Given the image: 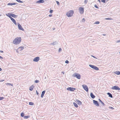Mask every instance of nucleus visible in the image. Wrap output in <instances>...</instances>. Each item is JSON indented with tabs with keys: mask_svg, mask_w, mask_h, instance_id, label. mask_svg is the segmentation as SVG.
<instances>
[{
	"mask_svg": "<svg viewBox=\"0 0 120 120\" xmlns=\"http://www.w3.org/2000/svg\"><path fill=\"white\" fill-rule=\"evenodd\" d=\"M105 19L107 20H112L113 19H112L110 18H105Z\"/></svg>",
	"mask_w": 120,
	"mask_h": 120,
	"instance_id": "27",
	"label": "nucleus"
},
{
	"mask_svg": "<svg viewBox=\"0 0 120 120\" xmlns=\"http://www.w3.org/2000/svg\"><path fill=\"white\" fill-rule=\"evenodd\" d=\"M15 24V25H16L17 24L15 20L12 17L10 19Z\"/></svg>",
	"mask_w": 120,
	"mask_h": 120,
	"instance_id": "11",
	"label": "nucleus"
},
{
	"mask_svg": "<svg viewBox=\"0 0 120 120\" xmlns=\"http://www.w3.org/2000/svg\"><path fill=\"white\" fill-rule=\"evenodd\" d=\"M18 28L19 30H21L22 31L24 30V29L22 28L21 26L19 23H18Z\"/></svg>",
	"mask_w": 120,
	"mask_h": 120,
	"instance_id": "9",
	"label": "nucleus"
},
{
	"mask_svg": "<svg viewBox=\"0 0 120 120\" xmlns=\"http://www.w3.org/2000/svg\"><path fill=\"white\" fill-rule=\"evenodd\" d=\"M53 12V10H50V13H51Z\"/></svg>",
	"mask_w": 120,
	"mask_h": 120,
	"instance_id": "38",
	"label": "nucleus"
},
{
	"mask_svg": "<svg viewBox=\"0 0 120 120\" xmlns=\"http://www.w3.org/2000/svg\"><path fill=\"white\" fill-rule=\"evenodd\" d=\"M101 1L104 3H105V0H101Z\"/></svg>",
	"mask_w": 120,
	"mask_h": 120,
	"instance_id": "36",
	"label": "nucleus"
},
{
	"mask_svg": "<svg viewBox=\"0 0 120 120\" xmlns=\"http://www.w3.org/2000/svg\"><path fill=\"white\" fill-rule=\"evenodd\" d=\"M91 56H92V57H94V58L97 59V58L96 57H95V56H93V55H92Z\"/></svg>",
	"mask_w": 120,
	"mask_h": 120,
	"instance_id": "47",
	"label": "nucleus"
},
{
	"mask_svg": "<svg viewBox=\"0 0 120 120\" xmlns=\"http://www.w3.org/2000/svg\"><path fill=\"white\" fill-rule=\"evenodd\" d=\"M44 2V1L43 0H40L36 1V3L38 4H40L41 3H43Z\"/></svg>",
	"mask_w": 120,
	"mask_h": 120,
	"instance_id": "12",
	"label": "nucleus"
},
{
	"mask_svg": "<svg viewBox=\"0 0 120 120\" xmlns=\"http://www.w3.org/2000/svg\"><path fill=\"white\" fill-rule=\"evenodd\" d=\"M57 44V43L56 41H55L52 43H51V45H55Z\"/></svg>",
	"mask_w": 120,
	"mask_h": 120,
	"instance_id": "26",
	"label": "nucleus"
},
{
	"mask_svg": "<svg viewBox=\"0 0 120 120\" xmlns=\"http://www.w3.org/2000/svg\"><path fill=\"white\" fill-rule=\"evenodd\" d=\"M90 96L93 99L95 97V96L93 94V93H91L90 94Z\"/></svg>",
	"mask_w": 120,
	"mask_h": 120,
	"instance_id": "14",
	"label": "nucleus"
},
{
	"mask_svg": "<svg viewBox=\"0 0 120 120\" xmlns=\"http://www.w3.org/2000/svg\"><path fill=\"white\" fill-rule=\"evenodd\" d=\"M100 22L99 21H97L95 22L94 24H98Z\"/></svg>",
	"mask_w": 120,
	"mask_h": 120,
	"instance_id": "35",
	"label": "nucleus"
},
{
	"mask_svg": "<svg viewBox=\"0 0 120 120\" xmlns=\"http://www.w3.org/2000/svg\"><path fill=\"white\" fill-rule=\"evenodd\" d=\"M107 1H108L109 0H106Z\"/></svg>",
	"mask_w": 120,
	"mask_h": 120,
	"instance_id": "60",
	"label": "nucleus"
},
{
	"mask_svg": "<svg viewBox=\"0 0 120 120\" xmlns=\"http://www.w3.org/2000/svg\"><path fill=\"white\" fill-rule=\"evenodd\" d=\"M82 86L84 90H86V92H88V88L85 85H83Z\"/></svg>",
	"mask_w": 120,
	"mask_h": 120,
	"instance_id": "5",
	"label": "nucleus"
},
{
	"mask_svg": "<svg viewBox=\"0 0 120 120\" xmlns=\"http://www.w3.org/2000/svg\"><path fill=\"white\" fill-rule=\"evenodd\" d=\"M16 0V1L19 3H22L23 2V1H21L20 0Z\"/></svg>",
	"mask_w": 120,
	"mask_h": 120,
	"instance_id": "30",
	"label": "nucleus"
},
{
	"mask_svg": "<svg viewBox=\"0 0 120 120\" xmlns=\"http://www.w3.org/2000/svg\"><path fill=\"white\" fill-rule=\"evenodd\" d=\"M98 1H99V2L100 3L101 2V1L100 0H98Z\"/></svg>",
	"mask_w": 120,
	"mask_h": 120,
	"instance_id": "55",
	"label": "nucleus"
},
{
	"mask_svg": "<svg viewBox=\"0 0 120 120\" xmlns=\"http://www.w3.org/2000/svg\"><path fill=\"white\" fill-rule=\"evenodd\" d=\"M62 73H63V74H64V72H62Z\"/></svg>",
	"mask_w": 120,
	"mask_h": 120,
	"instance_id": "53",
	"label": "nucleus"
},
{
	"mask_svg": "<svg viewBox=\"0 0 120 120\" xmlns=\"http://www.w3.org/2000/svg\"><path fill=\"white\" fill-rule=\"evenodd\" d=\"M77 102L78 104L81 105L82 104L81 102L78 100H77Z\"/></svg>",
	"mask_w": 120,
	"mask_h": 120,
	"instance_id": "21",
	"label": "nucleus"
},
{
	"mask_svg": "<svg viewBox=\"0 0 120 120\" xmlns=\"http://www.w3.org/2000/svg\"><path fill=\"white\" fill-rule=\"evenodd\" d=\"M61 48H60L59 49L58 51L59 52H60L61 51Z\"/></svg>",
	"mask_w": 120,
	"mask_h": 120,
	"instance_id": "39",
	"label": "nucleus"
},
{
	"mask_svg": "<svg viewBox=\"0 0 120 120\" xmlns=\"http://www.w3.org/2000/svg\"><path fill=\"white\" fill-rule=\"evenodd\" d=\"M29 105H34V103L32 102H29Z\"/></svg>",
	"mask_w": 120,
	"mask_h": 120,
	"instance_id": "29",
	"label": "nucleus"
},
{
	"mask_svg": "<svg viewBox=\"0 0 120 120\" xmlns=\"http://www.w3.org/2000/svg\"><path fill=\"white\" fill-rule=\"evenodd\" d=\"M93 101L95 105L98 106H99V104L97 101L94 100Z\"/></svg>",
	"mask_w": 120,
	"mask_h": 120,
	"instance_id": "10",
	"label": "nucleus"
},
{
	"mask_svg": "<svg viewBox=\"0 0 120 120\" xmlns=\"http://www.w3.org/2000/svg\"><path fill=\"white\" fill-rule=\"evenodd\" d=\"M98 100L99 101L101 102V104L103 105V106H104L105 105V104L102 101L100 100V99H99Z\"/></svg>",
	"mask_w": 120,
	"mask_h": 120,
	"instance_id": "20",
	"label": "nucleus"
},
{
	"mask_svg": "<svg viewBox=\"0 0 120 120\" xmlns=\"http://www.w3.org/2000/svg\"><path fill=\"white\" fill-rule=\"evenodd\" d=\"M52 16V14L49 15V17H51Z\"/></svg>",
	"mask_w": 120,
	"mask_h": 120,
	"instance_id": "49",
	"label": "nucleus"
},
{
	"mask_svg": "<svg viewBox=\"0 0 120 120\" xmlns=\"http://www.w3.org/2000/svg\"><path fill=\"white\" fill-rule=\"evenodd\" d=\"M73 104L74 105L75 107H78V105H77V104L76 103H75V102H74L73 103Z\"/></svg>",
	"mask_w": 120,
	"mask_h": 120,
	"instance_id": "23",
	"label": "nucleus"
},
{
	"mask_svg": "<svg viewBox=\"0 0 120 120\" xmlns=\"http://www.w3.org/2000/svg\"><path fill=\"white\" fill-rule=\"evenodd\" d=\"M24 113L23 112H22L21 114V116L22 117L24 116Z\"/></svg>",
	"mask_w": 120,
	"mask_h": 120,
	"instance_id": "31",
	"label": "nucleus"
},
{
	"mask_svg": "<svg viewBox=\"0 0 120 120\" xmlns=\"http://www.w3.org/2000/svg\"><path fill=\"white\" fill-rule=\"evenodd\" d=\"M74 76L75 77H76L77 79H80L81 78V75H80L77 73H75L74 74Z\"/></svg>",
	"mask_w": 120,
	"mask_h": 120,
	"instance_id": "3",
	"label": "nucleus"
},
{
	"mask_svg": "<svg viewBox=\"0 0 120 120\" xmlns=\"http://www.w3.org/2000/svg\"><path fill=\"white\" fill-rule=\"evenodd\" d=\"M45 92V91H43L42 92V94L41 95V97L43 98L44 96V94Z\"/></svg>",
	"mask_w": 120,
	"mask_h": 120,
	"instance_id": "16",
	"label": "nucleus"
},
{
	"mask_svg": "<svg viewBox=\"0 0 120 120\" xmlns=\"http://www.w3.org/2000/svg\"><path fill=\"white\" fill-rule=\"evenodd\" d=\"M94 7L97 8H98V7L96 4L94 5Z\"/></svg>",
	"mask_w": 120,
	"mask_h": 120,
	"instance_id": "41",
	"label": "nucleus"
},
{
	"mask_svg": "<svg viewBox=\"0 0 120 120\" xmlns=\"http://www.w3.org/2000/svg\"><path fill=\"white\" fill-rule=\"evenodd\" d=\"M55 29V28H54L53 29V30H54Z\"/></svg>",
	"mask_w": 120,
	"mask_h": 120,
	"instance_id": "58",
	"label": "nucleus"
},
{
	"mask_svg": "<svg viewBox=\"0 0 120 120\" xmlns=\"http://www.w3.org/2000/svg\"><path fill=\"white\" fill-rule=\"evenodd\" d=\"M56 2L57 3V5H59V3L58 1H56Z\"/></svg>",
	"mask_w": 120,
	"mask_h": 120,
	"instance_id": "44",
	"label": "nucleus"
},
{
	"mask_svg": "<svg viewBox=\"0 0 120 120\" xmlns=\"http://www.w3.org/2000/svg\"><path fill=\"white\" fill-rule=\"evenodd\" d=\"M24 48V47H23L21 46L19 47L18 48V49L20 50V51H21Z\"/></svg>",
	"mask_w": 120,
	"mask_h": 120,
	"instance_id": "17",
	"label": "nucleus"
},
{
	"mask_svg": "<svg viewBox=\"0 0 120 120\" xmlns=\"http://www.w3.org/2000/svg\"><path fill=\"white\" fill-rule=\"evenodd\" d=\"M10 15L11 16L14 18H16L18 16L17 15H15L13 14H11V15Z\"/></svg>",
	"mask_w": 120,
	"mask_h": 120,
	"instance_id": "13",
	"label": "nucleus"
},
{
	"mask_svg": "<svg viewBox=\"0 0 120 120\" xmlns=\"http://www.w3.org/2000/svg\"><path fill=\"white\" fill-rule=\"evenodd\" d=\"M103 35L104 36H105V34H103Z\"/></svg>",
	"mask_w": 120,
	"mask_h": 120,
	"instance_id": "59",
	"label": "nucleus"
},
{
	"mask_svg": "<svg viewBox=\"0 0 120 120\" xmlns=\"http://www.w3.org/2000/svg\"><path fill=\"white\" fill-rule=\"evenodd\" d=\"M79 11L81 14H83L84 12V8H83L80 7L79 9Z\"/></svg>",
	"mask_w": 120,
	"mask_h": 120,
	"instance_id": "7",
	"label": "nucleus"
},
{
	"mask_svg": "<svg viewBox=\"0 0 120 120\" xmlns=\"http://www.w3.org/2000/svg\"><path fill=\"white\" fill-rule=\"evenodd\" d=\"M29 117L28 116H24V119H27Z\"/></svg>",
	"mask_w": 120,
	"mask_h": 120,
	"instance_id": "32",
	"label": "nucleus"
},
{
	"mask_svg": "<svg viewBox=\"0 0 120 120\" xmlns=\"http://www.w3.org/2000/svg\"><path fill=\"white\" fill-rule=\"evenodd\" d=\"M117 42H120V40H118L117 41Z\"/></svg>",
	"mask_w": 120,
	"mask_h": 120,
	"instance_id": "50",
	"label": "nucleus"
},
{
	"mask_svg": "<svg viewBox=\"0 0 120 120\" xmlns=\"http://www.w3.org/2000/svg\"><path fill=\"white\" fill-rule=\"evenodd\" d=\"M115 74L117 75H119L120 74V72L119 71H116L115 73Z\"/></svg>",
	"mask_w": 120,
	"mask_h": 120,
	"instance_id": "25",
	"label": "nucleus"
},
{
	"mask_svg": "<svg viewBox=\"0 0 120 120\" xmlns=\"http://www.w3.org/2000/svg\"><path fill=\"white\" fill-rule=\"evenodd\" d=\"M8 5H12V3H9L8 4Z\"/></svg>",
	"mask_w": 120,
	"mask_h": 120,
	"instance_id": "40",
	"label": "nucleus"
},
{
	"mask_svg": "<svg viewBox=\"0 0 120 120\" xmlns=\"http://www.w3.org/2000/svg\"><path fill=\"white\" fill-rule=\"evenodd\" d=\"M88 2V1L87 0H85L84 1V3L85 4H86Z\"/></svg>",
	"mask_w": 120,
	"mask_h": 120,
	"instance_id": "37",
	"label": "nucleus"
},
{
	"mask_svg": "<svg viewBox=\"0 0 120 120\" xmlns=\"http://www.w3.org/2000/svg\"><path fill=\"white\" fill-rule=\"evenodd\" d=\"M105 110H107V108H105Z\"/></svg>",
	"mask_w": 120,
	"mask_h": 120,
	"instance_id": "57",
	"label": "nucleus"
},
{
	"mask_svg": "<svg viewBox=\"0 0 120 120\" xmlns=\"http://www.w3.org/2000/svg\"><path fill=\"white\" fill-rule=\"evenodd\" d=\"M0 58L1 59H3V57H2L0 56Z\"/></svg>",
	"mask_w": 120,
	"mask_h": 120,
	"instance_id": "51",
	"label": "nucleus"
},
{
	"mask_svg": "<svg viewBox=\"0 0 120 120\" xmlns=\"http://www.w3.org/2000/svg\"><path fill=\"white\" fill-rule=\"evenodd\" d=\"M94 69H95V70H99V68L95 66V67H94Z\"/></svg>",
	"mask_w": 120,
	"mask_h": 120,
	"instance_id": "28",
	"label": "nucleus"
},
{
	"mask_svg": "<svg viewBox=\"0 0 120 120\" xmlns=\"http://www.w3.org/2000/svg\"><path fill=\"white\" fill-rule=\"evenodd\" d=\"M65 63L66 64H68L69 63V61L68 60H67L65 61Z\"/></svg>",
	"mask_w": 120,
	"mask_h": 120,
	"instance_id": "42",
	"label": "nucleus"
},
{
	"mask_svg": "<svg viewBox=\"0 0 120 120\" xmlns=\"http://www.w3.org/2000/svg\"><path fill=\"white\" fill-rule=\"evenodd\" d=\"M112 90H120V88L117 86H115L112 87L111 88Z\"/></svg>",
	"mask_w": 120,
	"mask_h": 120,
	"instance_id": "4",
	"label": "nucleus"
},
{
	"mask_svg": "<svg viewBox=\"0 0 120 120\" xmlns=\"http://www.w3.org/2000/svg\"><path fill=\"white\" fill-rule=\"evenodd\" d=\"M4 99V98L3 97H0V100H2Z\"/></svg>",
	"mask_w": 120,
	"mask_h": 120,
	"instance_id": "34",
	"label": "nucleus"
},
{
	"mask_svg": "<svg viewBox=\"0 0 120 120\" xmlns=\"http://www.w3.org/2000/svg\"><path fill=\"white\" fill-rule=\"evenodd\" d=\"M67 89L68 90L73 91L76 89L74 88L69 87L67 88Z\"/></svg>",
	"mask_w": 120,
	"mask_h": 120,
	"instance_id": "6",
	"label": "nucleus"
},
{
	"mask_svg": "<svg viewBox=\"0 0 120 120\" xmlns=\"http://www.w3.org/2000/svg\"><path fill=\"white\" fill-rule=\"evenodd\" d=\"M40 60V58L39 57H35L33 60L34 61L37 62Z\"/></svg>",
	"mask_w": 120,
	"mask_h": 120,
	"instance_id": "8",
	"label": "nucleus"
},
{
	"mask_svg": "<svg viewBox=\"0 0 120 120\" xmlns=\"http://www.w3.org/2000/svg\"><path fill=\"white\" fill-rule=\"evenodd\" d=\"M2 70V69L1 68H0V71H1Z\"/></svg>",
	"mask_w": 120,
	"mask_h": 120,
	"instance_id": "54",
	"label": "nucleus"
},
{
	"mask_svg": "<svg viewBox=\"0 0 120 120\" xmlns=\"http://www.w3.org/2000/svg\"><path fill=\"white\" fill-rule=\"evenodd\" d=\"M0 52L2 53L3 52V51H2L0 50Z\"/></svg>",
	"mask_w": 120,
	"mask_h": 120,
	"instance_id": "52",
	"label": "nucleus"
},
{
	"mask_svg": "<svg viewBox=\"0 0 120 120\" xmlns=\"http://www.w3.org/2000/svg\"><path fill=\"white\" fill-rule=\"evenodd\" d=\"M11 14H12L11 13H8V14H6V15L7 16L9 17L10 19H11L12 18V17H11V16L10 15H11Z\"/></svg>",
	"mask_w": 120,
	"mask_h": 120,
	"instance_id": "15",
	"label": "nucleus"
},
{
	"mask_svg": "<svg viewBox=\"0 0 120 120\" xmlns=\"http://www.w3.org/2000/svg\"><path fill=\"white\" fill-rule=\"evenodd\" d=\"M85 21V19L84 18L82 19V22H84Z\"/></svg>",
	"mask_w": 120,
	"mask_h": 120,
	"instance_id": "43",
	"label": "nucleus"
},
{
	"mask_svg": "<svg viewBox=\"0 0 120 120\" xmlns=\"http://www.w3.org/2000/svg\"><path fill=\"white\" fill-rule=\"evenodd\" d=\"M109 108H110V109H114V108H113L112 107H109Z\"/></svg>",
	"mask_w": 120,
	"mask_h": 120,
	"instance_id": "46",
	"label": "nucleus"
},
{
	"mask_svg": "<svg viewBox=\"0 0 120 120\" xmlns=\"http://www.w3.org/2000/svg\"><path fill=\"white\" fill-rule=\"evenodd\" d=\"M36 94L37 95H38L39 94V93L38 92V91L37 90H36Z\"/></svg>",
	"mask_w": 120,
	"mask_h": 120,
	"instance_id": "48",
	"label": "nucleus"
},
{
	"mask_svg": "<svg viewBox=\"0 0 120 120\" xmlns=\"http://www.w3.org/2000/svg\"><path fill=\"white\" fill-rule=\"evenodd\" d=\"M89 66L91 68H92L94 69V67L95 66L90 64L89 65Z\"/></svg>",
	"mask_w": 120,
	"mask_h": 120,
	"instance_id": "22",
	"label": "nucleus"
},
{
	"mask_svg": "<svg viewBox=\"0 0 120 120\" xmlns=\"http://www.w3.org/2000/svg\"><path fill=\"white\" fill-rule=\"evenodd\" d=\"M39 82V81L38 80H37L35 81L34 82L35 83H38Z\"/></svg>",
	"mask_w": 120,
	"mask_h": 120,
	"instance_id": "33",
	"label": "nucleus"
},
{
	"mask_svg": "<svg viewBox=\"0 0 120 120\" xmlns=\"http://www.w3.org/2000/svg\"><path fill=\"white\" fill-rule=\"evenodd\" d=\"M107 94L109 95V97H110L111 98H112L113 97L112 94L110 93H107Z\"/></svg>",
	"mask_w": 120,
	"mask_h": 120,
	"instance_id": "19",
	"label": "nucleus"
},
{
	"mask_svg": "<svg viewBox=\"0 0 120 120\" xmlns=\"http://www.w3.org/2000/svg\"><path fill=\"white\" fill-rule=\"evenodd\" d=\"M6 84L7 85H11V86H13V85L12 84H11L10 83H7Z\"/></svg>",
	"mask_w": 120,
	"mask_h": 120,
	"instance_id": "24",
	"label": "nucleus"
},
{
	"mask_svg": "<svg viewBox=\"0 0 120 120\" xmlns=\"http://www.w3.org/2000/svg\"><path fill=\"white\" fill-rule=\"evenodd\" d=\"M21 41V38L20 37H17L14 40L13 43L14 44L17 45L20 43Z\"/></svg>",
	"mask_w": 120,
	"mask_h": 120,
	"instance_id": "1",
	"label": "nucleus"
},
{
	"mask_svg": "<svg viewBox=\"0 0 120 120\" xmlns=\"http://www.w3.org/2000/svg\"><path fill=\"white\" fill-rule=\"evenodd\" d=\"M12 5H17L18 4L17 3H12Z\"/></svg>",
	"mask_w": 120,
	"mask_h": 120,
	"instance_id": "45",
	"label": "nucleus"
},
{
	"mask_svg": "<svg viewBox=\"0 0 120 120\" xmlns=\"http://www.w3.org/2000/svg\"><path fill=\"white\" fill-rule=\"evenodd\" d=\"M74 13V11L73 10H71L67 13L66 15L68 17L71 16Z\"/></svg>",
	"mask_w": 120,
	"mask_h": 120,
	"instance_id": "2",
	"label": "nucleus"
},
{
	"mask_svg": "<svg viewBox=\"0 0 120 120\" xmlns=\"http://www.w3.org/2000/svg\"><path fill=\"white\" fill-rule=\"evenodd\" d=\"M34 87V86L33 85L31 86L30 87L29 90L30 91H32L33 90Z\"/></svg>",
	"mask_w": 120,
	"mask_h": 120,
	"instance_id": "18",
	"label": "nucleus"
},
{
	"mask_svg": "<svg viewBox=\"0 0 120 120\" xmlns=\"http://www.w3.org/2000/svg\"><path fill=\"white\" fill-rule=\"evenodd\" d=\"M4 81V80H1V81H0V82H3V81Z\"/></svg>",
	"mask_w": 120,
	"mask_h": 120,
	"instance_id": "56",
	"label": "nucleus"
}]
</instances>
